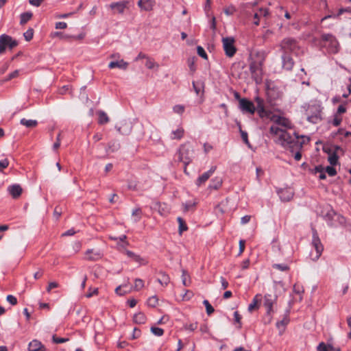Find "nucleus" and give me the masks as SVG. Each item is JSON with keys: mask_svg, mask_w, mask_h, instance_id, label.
I'll use <instances>...</instances> for the list:
<instances>
[{"mask_svg": "<svg viewBox=\"0 0 351 351\" xmlns=\"http://www.w3.org/2000/svg\"><path fill=\"white\" fill-rule=\"evenodd\" d=\"M269 132L276 137L277 143L291 152H294V150H301L303 145L310 141V138L306 136H299L294 132V136H292L287 131L278 126H271Z\"/></svg>", "mask_w": 351, "mask_h": 351, "instance_id": "nucleus-1", "label": "nucleus"}, {"mask_svg": "<svg viewBox=\"0 0 351 351\" xmlns=\"http://www.w3.org/2000/svg\"><path fill=\"white\" fill-rule=\"evenodd\" d=\"M255 101L257 103V112L259 117L269 119L275 123V125L272 126H278L285 131H287V129H291L292 128V123L288 119L273 114L271 111L267 110L265 107L264 100L263 99L256 97Z\"/></svg>", "mask_w": 351, "mask_h": 351, "instance_id": "nucleus-2", "label": "nucleus"}, {"mask_svg": "<svg viewBox=\"0 0 351 351\" xmlns=\"http://www.w3.org/2000/svg\"><path fill=\"white\" fill-rule=\"evenodd\" d=\"M265 60V56L263 52H256L252 58V61L250 64V70L252 78L256 84L262 82L263 65Z\"/></svg>", "mask_w": 351, "mask_h": 351, "instance_id": "nucleus-3", "label": "nucleus"}, {"mask_svg": "<svg viewBox=\"0 0 351 351\" xmlns=\"http://www.w3.org/2000/svg\"><path fill=\"white\" fill-rule=\"evenodd\" d=\"M193 154L194 149L189 142H186L182 144L176 152L178 160L182 162L184 165H188L192 162Z\"/></svg>", "mask_w": 351, "mask_h": 351, "instance_id": "nucleus-4", "label": "nucleus"}, {"mask_svg": "<svg viewBox=\"0 0 351 351\" xmlns=\"http://www.w3.org/2000/svg\"><path fill=\"white\" fill-rule=\"evenodd\" d=\"M320 44L322 47L326 48L328 53H336L339 51V45L336 38L332 34H323Z\"/></svg>", "mask_w": 351, "mask_h": 351, "instance_id": "nucleus-5", "label": "nucleus"}, {"mask_svg": "<svg viewBox=\"0 0 351 351\" xmlns=\"http://www.w3.org/2000/svg\"><path fill=\"white\" fill-rule=\"evenodd\" d=\"M280 47L283 53L288 54V53L291 52L298 56L300 51L297 41L291 38H284L280 43Z\"/></svg>", "mask_w": 351, "mask_h": 351, "instance_id": "nucleus-6", "label": "nucleus"}, {"mask_svg": "<svg viewBox=\"0 0 351 351\" xmlns=\"http://www.w3.org/2000/svg\"><path fill=\"white\" fill-rule=\"evenodd\" d=\"M312 233H313V239H312V245L315 249V253L311 252L310 254V258L313 261H316L321 256L324 247L321 243V241L319 238L318 233L317 230L312 228Z\"/></svg>", "mask_w": 351, "mask_h": 351, "instance_id": "nucleus-7", "label": "nucleus"}, {"mask_svg": "<svg viewBox=\"0 0 351 351\" xmlns=\"http://www.w3.org/2000/svg\"><path fill=\"white\" fill-rule=\"evenodd\" d=\"M307 120L312 123H317L322 121V108L319 105H313L306 110Z\"/></svg>", "mask_w": 351, "mask_h": 351, "instance_id": "nucleus-8", "label": "nucleus"}, {"mask_svg": "<svg viewBox=\"0 0 351 351\" xmlns=\"http://www.w3.org/2000/svg\"><path fill=\"white\" fill-rule=\"evenodd\" d=\"M18 45V42L14 40L10 36L2 34L0 36V54L3 53L7 47L13 49Z\"/></svg>", "mask_w": 351, "mask_h": 351, "instance_id": "nucleus-9", "label": "nucleus"}, {"mask_svg": "<svg viewBox=\"0 0 351 351\" xmlns=\"http://www.w3.org/2000/svg\"><path fill=\"white\" fill-rule=\"evenodd\" d=\"M223 47L225 51V53L228 57H232L236 51L237 49L234 46V39L232 37H225L222 38Z\"/></svg>", "mask_w": 351, "mask_h": 351, "instance_id": "nucleus-10", "label": "nucleus"}, {"mask_svg": "<svg viewBox=\"0 0 351 351\" xmlns=\"http://www.w3.org/2000/svg\"><path fill=\"white\" fill-rule=\"evenodd\" d=\"M239 107L243 112H248L251 114H253L256 110H257V107L256 108L251 101L245 98L239 100Z\"/></svg>", "mask_w": 351, "mask_h": 351, "instance_id": "nucleus-11", "label": "nucleus"}, {"mask_svg": "<svg viewBox=\"0 0 351 351\" xmlns=\"http://www.w3.org/2000/svg\"><path fill=\"white\" fill-rule=\"evenodd\" d=\"M277 193L283 202L290 201L294 195V191L292 188L287 187L285 189H280L277 191Z\"/></svg>", "mask_w": 351, "mask_h": 351, "instance_id": "nucleus-12", "label": "nucleus"}, {"mask_svg": "<svg viewBox=\"0 0 351 351\" xmlns=\"http://www.w3.org/2000/svg\"><path fill=\"white\" fill-rule=\"evenodd\" d=\"M282 96V93L278 90V89L275 88H268L267 90V97L269 102L271 104L280 98Z\"/></svg>", "mask_w": 351, "mask_h": 351, "instance_id": "nucleus-13", "label": "nucleus"}, {"mask_svg": "<svg viewBox=\"0 0 351 351\" xmlns=\"http://www.w3.org/2000/svg\"><path fill=\"white\" fill-rule=\"evenodd\" d=\"M216 169L217 167L215 166H213L208 171L204 173L197 178L196 181V184L197 186H200L202 184L205 183L209 179V178L213 174Z\"/></svg>", "mask_w": 351, "mask_h": 351, "instance_id": "nucleus-14", "label": "nucleus"}, {"mask_svg": "<svg viewBox=\"0 0 351 351\" xmlns=\"http://www.w3.org/2000/svg\"><path fill=\"white\" fill-rule=\"evenodd\" d=\"M276 300V296L271 294H266L264 297V306L266 308L267 313H270L272 311L273 304Z\"/></svg>", "mask_w": 351, "mask_h": 351, "instance_id": "nucleus-15", "label": "nucleus"}, {"mask_svg": "<svg viewBox=\"0 0 351 351\" xmlns=\"http://www.w3.org/2000/svg\"><path fill=\"white\" fill-rule=\"evenodd\" d=\"M282 67L287 70L290 71L293 69L294 62L292 58L288 55L287 53H283L282 56Z\"/></svg>", "mask_w": 351, "mask_h": 351, "instance_id": "nucleus-16", "label": "nucleus"}, {"mask_svg": "<svg viewBox=\"0 0 351 351\" xmlns=\"http://www.w3.org/2000/svg\"><path fill=\"white\" fill-rule=\"evenodd\" d=\"M155 5L154 0H139L138 2V7L145 11L152 10Z\"/></svg>", "mask_w": 351, "mask_h": 351, "instance_id": "nucleus-17", "label": "nucleus"}, {"mask_svg": "<svg viewBox=\"0 0 351 351\" xmlns=\"http://www.w3.org/2000/svg\"><path fill=\"white\" fill-rule=\"evenodd\" d=\"M8 190L13 198L19 197L23 191V189L19 184H13L10 186Z\"/></svg>", "mask_w": 351, "mask_h": 351, "instance_id": "nucleus-18", "label": "nucleus"}, {"mask_svg": "<svg viewBox=\"0 0 351 351\" xmlns=\"http://www.w3.org/2000/svg\"><path fill=\"white\" fill-rule=\"evenodd\" d=\"M29 351H45L44 346L38 340H33L29 343Z\"/></svg>", "mask_w": 351, "mask_h": 351, "instance_id": "nucleus-19", "label": "nucleus"}, {"mask_svg": "<svg viewBox=\"0 0 351 351\" xmlns=\"http://www.w3.org/2000/svg\"><path fill=\"white\" fill-rule=\"evenodd\" d=\"M86 255V259L88 261H97L102 256V254L99 251H94L93 250H87Z\"/></svg>", "mask_w": 351, "mask_h": 351, "instance_id": "nucleus-20", "label": "nucleus"}, {"mask_svg": "<svg viewBox=\"0 0 351 351\" xmlns=\"http://www.w3.org/2000/svg\"><path fill=\"white\" fill-rule=\"evenodd\" d=\"M128 63L125 62L123 60L119 61H112L109 63L108 67L110 69L119 68L121 69L125 70L128 68Z\"/></svg>", "mask_w": 351, "mask_h": 351, "instance_id": "nucleus-21", "label": "nucleus"}, {"mask_svg": "<svg viewBox=\"0 0 351 351\" xmlns=\"http://www.w3.org/2000/svg\"><path fill=\"white\" fill-rule=\"evenodd\" d=\"M184 130L180 127L178 128H177L176 130H173L171 132V136H170V138L171 139H177V140H180L183 136H184Z\"/></svg>", "mask_w": 351, "mask_h": 351, "instance_id": "nucleus-22", "label": "nucleus"}, {"mask_svg": "<svg viewBox=\"0 0 351 351\" xmlns=\"http://www.w3.org/2000/svg\"><path fill=\"white\" fill-rule=\"evenodd\" d=\"M110 7L113 10H116L119 13L122 14L126 8V2L112 3Z\"/></svg>", "mask_w": 351, "mask_h": 351, "instance_id": "nucleus-23", "label": "nucleus"}, {"mask_svg": "<svg viewBox=\"0 0 351 351\" xmlns=\"http://www.w3.org/2000/svg\"><path fill=\"white\" fill-rule=\"evenodd\" d=\"M97 114L99 116V119H98L99 124L104 125V124H106L109 122V120H110L109 117L105 112H104L102 110H99L97 112Z\"/></svg>", "mask_w": 351, "mask_h": 351, "instance_id": "nucleus-24", "label": "nucleus"}, {"mask_svg": "<svg viewBox=\"0 0 351 351\" xmlns=\"http://www.w3.org/2000/svg\"><path fill=\"white\" fill-rule=\"evenodd\" d=\"M20 123L21 125H25V127L29 128H35L38 125V122L36 120L26 119L24 118L21 119Z\"/></svg>", "mask_w": 351, "mask_h": 351, "instance_id": "nucleus-25", "label": "nucleus"}, {"mask_svg": "<svg viewBox=\"0 0 351 351\" xmlns=\"http://www.w3.org/2000/svg\"><path fill=\"white\" fill-rule=\"evenodd\" d=\"M262 296L261 294H257L254 298L252 303L248 306V311L252 312L254 309L257 308L258 303L261 302Z\"/></svg>", "mask_w": 351, "mask_h": 351, "instance_id": "nucleus-26", "label": "nucleus"}, {"mask_svg": "<svg viewBox=\"0 0 351 351\" xmlns=\"http://www.w3.org/2000/svg\"><path fill=\"white\" fill-rule=\"evenodd\" d=\"M126 254L128 255V256L132 258L135 262H137V263H139L140 264H143V265L146 264V262L145 261V260L143 258H141L139 255L135 254L134 253H133L131 251L127 250Z\"/></svg>", "mask_w": 351, "mask_h": 351, "instance_id": "nucleus-27", "label": "nucleus"}, {"mask_svg": "<svg viewBox=\"0 0 351 351\" xmlns=\"http://www.w3.org/2000/svg\"><path fill=\"white\" fill-rule=\"evenodd\" d=\"M160 276L158 278V282L162 286H167L170 281L169 276L163 272H160Z\"/></svg>", "mask_w": 351, "mask_h": 351, "instance_id": "nucleus-28", "label": "nucleus"}, {"mask_svg": "<svg viewBox=\"0 0 351 351\" xmlns=\"http://www.w3.org/2000/svg\"><path fill=\"white\" fill-rule=\"evenodd\" d=\"M133 320L138 324H144L146 321V317L143 313L139 312L134 315Z\"/></svg>", "mask_w": 351, "mask_h": 351, "instance_id": "nucleus-29", "label": "nucleus"}, {"mask_svg": "<svg viewBox=\"0 0 351 351\" xmlns=\"http://www.w3.org/2000/svg\"><path fill=\"white\" fill-rule=\"evenodd\" d=\"M32 13L30 12L22 13L20 16V24L22 25H25L26 23H27V21H29L32 19Z\"/></svg>", "mask_w": 351, "mask_h": 351, "instance_id": "nucleus-30", "label": "nucleus"}, {"mask_svg": "<svg viewBox=\"0 0 351 351\" xmlns=\"http://www.w3.org/2000/svg\"><path fill=\"white\" fill-rule=\"evenodd\" d=\"M222 184V180L220 178H215L209 185L210 189H218Z\"/></svg>", "mask_w": 351, "mask_h": 351, "instance_id": "nucleus-31", "label": "nucleus"}, {"mask_svg": "<svg viewBox=\"0 0 351 351\" xmlns=\"http://www.w3.org/2000/svg\"><path fill=\"white\" fill-rule=\"evenodd\" d=\"M182 282L185 287H188L191 284L190 276L185 270H182Z\"/></svg>", "mask_w": 351, "mask_h": 351, "instance_id": "nucleus-32", "label": "nucleus"}, {"mask_svg": "<svg viewBox=\"0 0 351 351\" xmlns=\"http://www.w3.org/2000/svg\"><path fill=\"white\" fill-rule=\"evenodd\" d=\"M145 66L147 69H153L155 67L156 69H158L159 67V65H158V64L155 62L153 59H152L151 58L148 57L146 59Z\"/></svg>", "mask_w": 351, "mask_h": 351, "instance_id": "nucleus-33", "label": "nucleus"}, {"mask_svg": "<svg viewBox=\"0 0 351 351\" xmlns=\"http://www.w3.org/2000/svg\"><path fill=\"white\" fill-rule=\"evenodd\" d=\"M177 220L179 223V232L180 234H182V232L186 231L187 230V226L182 217H178Z\"/></svg>", "mask_w": 351, "mask_h": 351, "instance_id": "nucleus-34", "label": "nucleus"}, {"mask_svg": "<svg viewBox=\"0 0 351 351\" xmlns=\"http://www.w3.org/2000/svg\"><path fill=\"white\" fill-rule=\"evenodd\" d=\"M142 211L140 208H135L132 213V217H134V221L135 222L138 221L141 217Z\"/></svg>", "mask_w": 351, "mask_h": 351, "instance_id": "nucleus-35", "label": "nucleus"}, {"mask_svg": "<svg viewBox=\"0 0 351 351\" xmlns=\"http://www.w3.org/2000/svg\"><path fill=\"white\" fill-rule=\"evenodd\" d=\"M193 86L197 95H199L204 88L203 83L199 82H193Z\"/></svg>", "mask_w": 351, "mask_h": 351, "instance_id": "nucleus-36", "label": "nucleus"}, {"mask_svg": "<svg viewBox=\"0 0 351 351\" xmlns=\"http://www.w3.org/2000/svg\"><path fill=\"white\" fill-rule=\"evenodd\" d=\"M332 346L325 344L324 342L320 343L317 346V351H332Z\"/></svg>", "mask_w": 351, "mask_h": 351, "instance_id": "nucleus-37", "label": "nucleus"}, {"mask_svg": "<svg viewBox=\"0 0 351 351\" xmlns=\"http://www.w3.org/2000/svg\"><path fill=\"white\" fill-rule=\"evenodd\" d=\"M237 9L233 5H230L229 6L224 8L223 12L224 13L228 15H232L235 12Z\"/></svg>", "mask_w": 351, "mask_h": 351, "instance_id": "nucleus-38", "label": "nucleus"}, {"mask_svg": "<svg viewBox=\"0 0 351 351\" xmlns=\"http://www.w3.org/2000/svg\"><path fill=\"white\" fill-rule=\"evenodd\" d=\"M23 36L27 41H29L32 39L34 36V29L32 28L28 29L24 34Z\"/></svg>", "mask_w": 351, "mask_h": 351, "instance_id": "nucleus-39", "label": "nucleus"}, {"mask_svg": "<svg viewBox=\"0 0 351 351\" xmlns=\"http://www.w3.org/2000/svg\"><path fill=\"white\" fill-rule=\"evenodd\" d=\"M203 304L206 307V313L208 315H210L214 312V308L210 305L208 300H204Z\"/></svg>", "mask_w": 351, "mask_h": 351, "instance_id": "nucleus-40", "label": "nucleus"}, {"mask_svg": "<svg viewBox=\"0 0 351 351\" xmlns=\"http://www.w3.org/2000/svg\"><path fill=\"white\" fill-rule=\"evenodd\" d=\"M151 331L154 335L158 337L162 336L164 333V330L162 328L158 327H152Z\"/></svg>", "mask_w": 351, "mask_h": 351, "instance_id": "nucleus-41", "label": "nucleus"}, {"mask_svg": "<svg viewBox=\"0 0 351 351\" xmlns=\"http://www.w3.org/2000/svg\"><path fill=\"white\" fill-rule=\"evenodd\" d=\"M158 300L156 296H152V297H150L147 300V304L149 306L155 307L156 306V304H158Z\"/></svg>", "mask_w": 351, "mask_h": 351, "instance_id": "nucleus-42", "label": "nucleus"}, {"mask_svg": "<svg viewBox=\"0 0 351 351\" xmlns=\"http://www.w3.org/2000/svg\"><path fill=\"white\" fill-rule=\"evenodd\" d=\"M197 54L203 58L205 60H207L208 59V56L205 51V50L204 49L203 47H202L201 46H198L197 47Z\"/></svg>", "mask_w": 351, "mask_h": 351, "instance_id": "nucleus-43", "label": "nucleus"}, {"mask_svg": "<svg viewBox=\"0 0 351 351\" xmlns=\"http://www.w3.org/2000/svg\"><path fill=\"white\" fill-rule=\"evenodd\" d=\"M289 319L287 317H285L280 322H278L276 323V326L278 329H280L282 328V330H284V328L285 326L289 323Z\"/></svg>", "mask_w": 351, "mask_h": 351, "instance_id": "nucleus-44", "label": "nucleus"}, {"mask_svg": "<svg viewBox=\"0 0 351 351\" xmlns=\"http://www.w3.org/2000/svg\"><path fill=\"white\" fill-rule=\"evenodd\" d=\"M144 286V282L140 278H136L134 282V289L140 290Z\"/></svg>", "mask_w": 351, "mask_h": 351, "instance_id": "nucleus-45", "label": "nucleus"}, {"mask_svg": "<svg viewBox=\"0 0 351 351\" xmlns=\"http://www.w3.org/2000/svg\"><path fill=\"white\" fill-rule=\"evenodd\" d=\"M52 341L55 343H62L67 342L69 341V339L68 338L58 337L56 335H53L52 337Z\"/></svg>", "mask_w": 351, "mask_h": 351, "instance_id": "nucleus-46", "label": "nucleus"}, {"mask_svg": "<svg viewBox=\"0 0 351 351\" xmlns=\"http://www.w3.org/2000/svg\"><path fill=\"white\" fill-rule=\"evenodd\" d=\"M162 206H166V204H162L159 202L156 204V206L158 208V212L161 215H164L168 213V210H166L165 209V208L162 207Z\"/></svg>", "mask_w": 351, "mask_h": 351, "instance_id": "nucleus-47", "label": "nucleus"}, {"mask_svg": "<svg viewBox=\"0 0 351 351\" xmlns=\"http://www.w3.org/2000/svg\"><path fill=\"white\" fill-rule=\"evenodd\" d=\"M341 121H342V118L337 114H335L334 116V119L332 121V123L334 126L337 127L341 124Z\"/></svg>", "mask_w": 351, "mask_h": 351, "instance_id": "nucleus-48", "label": "nucleus"}, {"mask_svg": "<svg viewBox=\"0 0 351 351\" xmlns=\"http://www.w3.org/2000/svg\"><path fill=\"white\" fill-rule=\"evenodd\" d=\"M173 110L176 114H182L184 112V106L182 105H176L173 106Z\"/></svg>", "mask_w": 351, "mask_h": 351, "instance_id": "nucleus-49", "label": "nucleus"}, {"mask_svg": "<svg viewBox=\"0 0 351 351\" xmlns=\"http://www.w3.org/2000/svg\"><path fill=\"white\" fill-rule=\"evenodd\" d=\"M19 73H20L19 70H15L14 71L10 73L9 75L4 80V81L7 82L12 79L17 77L19 75Z\"/></svg>", "mask_w": 351, "mask_h": 351, "instance_id": "nucleus-50", "label": "nucleus"}, {"mask_svg": "<svg viewBox=\"0 0 351 351\" xmlns=\"http://www.w3.org/2000/svg\"><path fill=\"white\" fill-rule=\"evenodd\" d=\"M98 294V289L97 288H89L88 292L86 293V297L89 298L93 295H96Z\"/></svg>", "mask_w": 351, "mask_h": 351, "instance_id": "nucleus-51", "label": "nucleus"}, {"mask_svg": "<svg viewBox=\"0 0 351 351\" xmlns=\"http://www.w3.org/2000/svg\"><path fill=\"white\" fill-rule=\"evenodd\" d=\"M325 171L330 176H335L337 174L336 169L331 166L326 167Z\"/></svg>", "mask_w": 351, "mask_h": 351, "instance_id": "nucleus-52", "label": "nucleus"}, {"mask_svg": "<svg viewBox=\"0 0 351 351\" xmlns=\"http://www.w3.org/2000/svg\"><path fill=\"white\" fill-rule=\"evenodd\" d=\"M273 267L282 271L289 269V267L285 264H274Z\"/></svg>", "mask_w": 351, "mask_h": 351, "instance_id": "nucleus-53", "label": "nucleus"}, {"mask_svg": "<svg viewBox=\"0 0 351 351\" xmlns=\"http://www.w3.org/2000/svg\"><path fill=\"white\" fill-rule=\"evenodd\" d=\"M6 299L7 301L12 305H15L17 304V299L12 295H8Z\"/></svg>", "mask_w": 351, "mask_h": 351, "instance_id": "nucleus-54", "label": "nucleus"}, {"mask_svg": "<svg viewBox=\"0 0 351 351\" xmlns=\"http://www.w3.org/2000/svg\"><path fill=\"white\" fill-rule=\"evenodd\" d=\"M9 165L8 159H3L0 161V171H2L4 169L7 168Z\"/></svg>", "mask_w": 351, "mask_h": 351, "instance_id": "nucleus-55", "label": "nucleus"}, {"mask_svg": "<svg viewBox=\"0 0 351 351\" xmlns=\"http://www.w3.org/2000/svg\"><path fill=\"white\" fill-rule=\"evenodd\" d=\"M59 287V284L56 282H51L49 283V285L47 288V292H50L51 291V289H54V288H57Z\"/></svg>", "mask_w": 351, "mask_h": 351, "instance_id": "nucleus-56", "label": "nucleus"}, {"mask_svg": "<svg viewBox=\"0 0 351 351\" xmlns=\"http://www.w3.org/2000/svg\"><path fill=\"white\" fill-rule=\"evenodd\" d=\"M195 206V202H186L184 204V211H189Z\"/></svg>", "mask_w": 351, "mask_h": 351, "instance_id": "nucleus-57", "label": "nucleus"}, {"mask_svg": "<svg viewBox=\"0 0 351 351\" xmlns=\"http://www.w3.org/2000/svg\"><path fill=\"white\" fill-rule=\"evenodd\" d=\"M328 161L330 165H335L337 162V156L335 154L330 156L328 158Z\"/></svg>", "mask_w": 351, "mask_h": 351, "instance_id": "nucleus-58", "label": "nucleus"}, {"mask_svg": "<svg viewBox=\"0 0 351 351\" xmlns=\"http://www.w3.org/2000/svg\"><path fill=\"white\" fill-rule=\"evenodd\" d=\"M241 138L246 145L250 146V143L247 138V134L245 132L241 131Z\"/></svg>", "mask_w": 351, "mask_h": 351, "instance_id": "nucleus-59", "label": "nucleus"}, {"mask_svg": "<svg viewBox=\"0 0 351 351\" xmlns=\"http://www.w3.org/2000/svg\"><path fill=\"white\" fill-rule=\"evenodd\" d=\"M346 112V108L345 106V105L343 104H341L340 105L338 108H337V113L338 115L341 114H343L344 112Z\"/></svg>", "mask_w": 351, "mask_h": 351, "instance_id": "nucleus-60", "label": "nucleus"}, {"mask_svg": "<svg viewBox=\"0 0 351 351\" xmlns=\"http://www.w3.org/2000/svg\"><path fill=\"white\" fill-rule=\"evenodd\" d=\"M66 27H67V25L65 22H58L56 23V29H66Z\"/></svg>", "mask_w": 351, "mask_h": 351, "instance_id": "nucleus-61", "label": "nucleus"}, {"mask_svg": "<svg viewBox=\"0 0 351 351\" xmlns=\"http://www.w3.org/2000/svg\"><path fill=\"white\" fill-rule=\"evenodd\" d=\"M245 241L244 240H240L239 241V255H241L244 250H245Z\"/></svg>", "mask_w": 351, "mask_h": 351, "instance_id": "nucleus-62", "label": "nucleus"}, {"mask_svg": "<svg viewBox=\"0 0 351 351\" xmlns=\"http://www.w3.org/2000/svg\"><path fill=\"white\" fill-rule=\"evenodd\" d=\"M43 1L44 0H29V3L34 6L38 7Z\"/></svg>", "mask_w": 351, "mask_h": 351, "instance_id": "nucleus-63", "label": "nucleus"}, {"mask_svg": "<svg viewBox=\"0 0 351 351\" xmlns=\"http://www.w3.org/2000/svg\"><path fill=\"white\" fill-rule=\"evenodd\" d=\"M149 56H147L145 53H143L142 52L139 53L138 55L134 59V61H138L141 59H147Z\"/></svg>", "mask_w": 351, "mask_h": 351, "instance_id": "nucleus-64", "label": "nucleus"}]
</instances>
